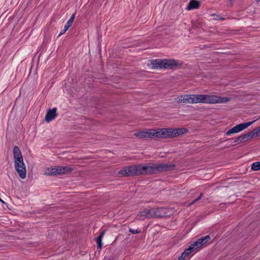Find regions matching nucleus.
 Here are the masks:
<instances>
[{
  "mask_svg": "<svg viewBox=\"0 0 260 260\" xmlns=\"http://www.w3.org/2000/svg\"><path fill=\"white\" fill-rule=\"evenodd\" d=\"M159 172L158 163H148L133 165L123 168L118 172L122 176H132L140 175H149Z\"/></svg>",
  "mask_w": 260,
  "mask_h": 260,
  "instance_id": "1",
  "label": "nucleus"
},
{
  "mask_svg": "<svg viewBox=\"0 0 260 260\" xmlns=\"http://www.w3.org/2000/svg\"><path fill=\"white\" fill-rule=\"evenodd\" d=\"M194 104H215L225 103L230 101L229 98H223L215 94H194Z\"/></svg>",
  "mask_w": 260,
  "mask_h": 260,
  "instance_id": "2",
  "label": "nucleus"
},
{
  "mask_svg": "<svg viewBox=\"0 0 260 260\" xmlns=\"http://www.w3.org/2000/svg\"><path fill=\"white\" fill-rule=\"evenodd\" d=\"M13 151L15 169L19 177L23 179L26 177V170L21 151L18 146H15Z\"/></svg>",
  "mask_w": 260,
  "mask_h": 260,
  "instance_id": "3",
  "label": "nucleus"
},
{
  "mask_svg": "<svg viewBox=\"0 0 260 260\" xmlns=\"http://www.w3.org/2000/svg\"><path fill=\"white\" fill-rule=\"evenodd\" d=\"M169 209L165 207L144 209L140 214L145 218H159L168 216Z\"/></svg>",
  "mask_w": 260,
  "mask_h": 260,
  "instance_id": "4",
  "label": "nucleus"
},
{
  "mask_svg": "<svg viewBox=\"0 0 260 260\" xmlns=\"http://www.w3.org/2000/svg\"><path fill=\"white\" fill-rule=\"evenodd\" d=\"M72 171L73 168L71 167L59 166L48 168L45 171V174L49 176L64 175L70 173Z\"/></svg>",
  "mask_w": 260,
  "mask_h": 260,
  "instance_id": "5",
  "label": "nucleus"
},
{
  "mask_svg": "<svg viewBox=\"0 0 260 260\" xmlns=\"http://www.w3.org/2000/svg\"><path fill=\"white\" fill-rule=\"evenodd\" d=\"M258 130L256 129L246 134L241 135L240 136L234 139V143L235 145L243 143L247 140L251 139L252 138L257 137L258 136Z\"/></svg>",
  "mask_w": 260,
  "mask_h": 260,
  "instance_id": "6",
  "label": "nucleus"
},
{
  "mask_svg": "<svg viewBox=\"0 0 260 260\" xmlns=\"http://www.w3.org/2000/svg\"><path fill=\"white\" fill-rule=\"evenodd\" d=\"M177 104H194V94L179 95L174 99Z\"/></svg>",
  "mask_w": 260,
  "mask_h": 260,
  "instance_id": "7",
  "label": "nucleus"
},
{
  "mask_svg": "<svg viewBox=\"0 0 260 260\" xmlns=\"http://www.w3.org/2000/svg\"><path fill=\"white\" fill-rule=\"evenodd\" d=\"M254 121H253L238 124L227 131L226 135L230 136L232 134L239 133L251 125Z\"/></svg>",
  "mask_w": 260,
  "mask_h": 260,
  "instance_id": "8",
  "label": "nucleus"
},
{
  "mask_svg": "<svg viewBox=\"0 0 260 260\" xmlns=\"http://www.w3.org/2000/svg\"><path fill=\"white\" fill-rule=\"evenodd\" d=\"M164 68L172 69L175 67H179L183 64V62L176 59H164Z\"/></svg>",
  "mask_w": 260,
  "mask_h": 260,
  "instance_id": "9",
  "label": "nucleus"
},
{
  "mask_svg": "<svg viewBox=\"0 0 260 260\" xmlns=\"http://www.w3.org/2000/svg\"><path fill=\"white\" fill-rule=\"evenodd\" d=\"M56 111V108H53L52 109L48 110L45 115V121L47 122H49L54 119L57 116Z\"/></svg>",
  "mask_w": 260,
  "mask_h": 260,
  "instance_id": "10",
  "label": "nucleus"
},
{
  "mask_svg": "<svg viewBox=\"0 0 260 260\" xmlns=\"http://www.w3.org/2000/svg\"><path fill=\"white\" fill-rule=\"evenodd\" d=\"M158 166L159 172L173 170L175 167V165L171 163H158Z\"/></svg>",
  "mask_w": 260,
  "mask_h": 260,
  "instance_id": "11",
  "label": "nucleus"
},
{
  "mask_svg": "<svg viewBox=\"0 0 260 260\" xmlns=\"http://www.w3.org/2000/svg\"><path fill=\"white\" fill-rule=\"evenodd\" d=\"M210 239V237L209 235H207L198 239L196 241L194 242L193 244L195 246V247L198 249L207 243Z\"/></svg>",
  "mask_w": 260,
  "mask_h": 260,
  "instance_id": "12",
  "label": "nucleus"
},
{
  "mask_svg": "<svg viewBox=\"0 0 260 260\" xmlns=\"http://www.w3.org/2000/svg\"><path fill=\"white\" fill-rule=\"evenodd\" d=\"M163 138H171L174 137L173 128H161Z\"/></svg>",
  "mask_w": 260,
  "mask_h": 260,
  "instance_id": "13",
  "label": "nucleus"
},
{
  "mask_svg": "<svg viewBox=\"0 0 260 260\" xmlns=\"http://www.w3.org/2000/svg\"><path fill=\"white\" fill-rule=\"evenodd\" d=\"M164 59H154L151 61L152 68L153 69L164 68Z\"/></svg>",
  "mask_w": 260,
  "mask_h": 260,
  "instance_id": "14",
  "label": "nucleus"
},
{
  "mask_svg": "<svg viewBox=\"0 0 260 260\" xmlns=\"http://www.w3.org/2000/svg\"><path fill=\"white\" fill-rule=\"evenodd\" d=\"M134 135L139 138H151L150 130L137 132L134 134Z\"/></svg>",
  "mask_w": 260,
  "mask_h": 260,
  "instance_id": "15",
  "label": "nucleus"
},
{
  "mask_svg": "<svg viewBox=\"0 0 260 260\" xmlns=\"http://www.w3.org/2000/svg\"><path fill=\"white\" fill-rule=\"evenodd\" d=\"M200 5V3L199 1L197 0H191L186 8V9L188 10H190L192 9H198L199 8Z\"/></svg>",
  "mask_w": 260,
  "mask_h": 260,
  "instance_id": "16",
  "label": "nucleus"
},
{
  "mask_svg": "<svg viewBox=\"0 0 260 260\" xmlns=\"http://www.w3.org/2000/svg\"><path fill=\"white\" fill-rule=\"evenodd\" d=\"M151 133V138H163L162 134L161 129H157L156 130L155 129H150Z\"/></svg>",
  "mask_w": 260,
  "mask_h": 260,
  "instance_id": "17",
  "label": "nucleus"
},
{
  "mask_svg": "<svg viewBox=\"0 0 260 260\" xmlns=\"http://www.w3.org/2000/svg\"><path fill=\"white\" fill-rule=\"evenodd\" d=\"M105 234V231H103L100 234L99 236L98 237H97V238L96 239V242L97 243L98 249H101V247L102 246V238L104 237Z\"/></svg>",
  "mask_w": 260,
  "mask_h": 260,
  "instance_id": "18",
  "label": "nucleus"
},
{
  "mask_svg": "<svg viewBox=\"0 0 260 260\" xmlns=\"http://www.w3.org/2000/svg\"><path fill=\"white\" fill-rule=\"evenodd\" d=\"M187 132L185 128H174L173 129L174 137L182 135Z\"/></svg>",
  "mask_w": 260,
  "mask_h": 260,
  "instance_id": "19",
  "label": "nucleus"
},
{
  "mask_svg": "<svg viewBox=\"0 0 260 260\" xmlns=\"http://www.w3.org/2000/svg\"><path fill=\"white\" fill-rule=\"evenodd\" d=\"M76 13H74L72 14L70 18L69 19V20L67 21L66 24H65L64 27L67 29V30L72 26L73 21L75 17Z\"/></svg>",
  "mask_w": 260,
  "mask_h": 260,
  "instance_id": "20",
  "label": "nucleus"
},
{
  "mask_svg": "<svg viewBox=\"0 0 260 260\" xmlns=\"http://www.w3.org/2000/svg\"><path fill=\"white\" fill-rule=\"evenodd\" d=\"M197 248L195 247V246L192 243L191 244V245L189 247V248L186 249L184 252L187 255L189 256V255L194 252L196 250H197Z\"/></svg>",
  "mask_w": 260,
  "mask_h": 260,
  "instance_id": "21",
  "label": "nucleus"
},
{
  "mask_svg": "<svg viewBox=\"0 0 260 260\" xmlns=\"http://www.w3.org/2000/svg\"><path fill=\"white\" fill-rule=\"evenodd\" d=\"M251 169L253 171L260 170V161L253 162L251 165Z\"/></svg>",
  "mask_w": 260,
  "mask_h": 260,
  "instance_id": "22",
  "label": "nucleus"
},
{
  "mask_svg": "<svg viewBox=\"0 0 260 260\" xmlns=\"http://www.w3.org/2000/svg\"><path fill=\"white\" fill-rule=\"evenodd\" d=\"M188 256L185 253L183 252L180 256L178 257V260H185Z\"/></svg>",
  "mask_w": 260,
  "mask_h": 260,
  "instance_id": "23",
  "label": "nucleus"
},
{
  "mask_svg": "<svg viewBox=\"0 0 260 260\" xmlns=\"http://www.w3.org/2000/svg\"><path fill=\"white\" fill-rule=\"evenodd\" d=\"M129 232H131V233H132L133 234L140 233L141 232L140 230H139L138 229H132L131 228L129 229Z\"/></svg>",
  "mask_w": 260,
  "mask_h": 260,
  "instance_id": "24",
  "label": "nucleus"
},
{
  "mask_svg": "<svg viewBox=\"0 0 260 260\" xmlns=\"http://www.w3.org/2000/svg\"><path fill=\"white\" fill-rule=\"evenodd\" d=\"M202 196H203V193H201L199 197L198 198H197L196 199H195L194 200H193L191 203H190L189 204V205H192V204H194V203H196V202H197L198 201L201 199Z\"/></svg>",
  "mask_w": 260,
  "mask_h": 260,
  "instance_id": "25",
  "label": "nucleus"
},
{
  "mask_svg": "<svg viewBox=\"0 0 260 260\" xmlns=\"http://www.w3.org/2000/svg\"><path fill=\"white\" fill-rule=\"evenodd\" d=\"M67 31V29H66L64 27L63 28V29L61 30V31H60V32L59 33V35H58V37L61 36L62 35L64 34L66 31Z\"/></svg>",
  "mask_w": 260,
  "mask_h": 260,
  "instance_id": "26",
  "label": "nucleus"
},
{
  "mask_svg": "<svg viewBox=\"0 0 260 260\" xmlns=\"http://www.w3.org/2000/svg\"><path fill=\"white\" fill-rule=\"evenodd\" d=\"M0 202H2L3 204H5V202L2 199H1V198H0Z\"/></svg>",
  "mask_w": 260,
  "mask_h": 260,
  "instance_id": "27",
  "label": "nucleus"
},
{
  "mask_svg": "<svg viewBox=\"0 0 260 260\" xmlns=\"http://www.w3.org/2000/svg\"><path fill=\"white\" fill-rule=\"evenodd\" d=\"M258 132H260V126L257 128Z\"/></svg>",
  "mask_w": 260,
  "mask_h": 260,
  "instance_id": "28",
  "label": "nucleus"
},
{
  "mask_svg": "<svg viewBox=\"0 0 260 260\" xmlns=\"http://www.w3.org/2000/svg\"><path fill=\"white\" fill-rule=\"evenodd\" d=\"M256 2H259L260 1V0H255Z\"/></svg>",
  "mask_w": 260,
  "mask_h": 260,
  "instance_id": "29",
  "label": "nucleus"
}]
</instances>
